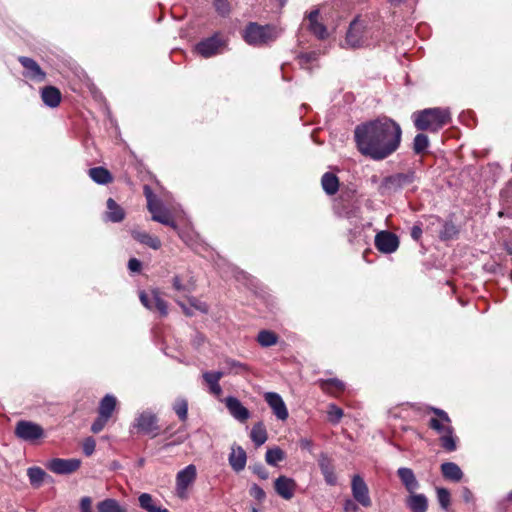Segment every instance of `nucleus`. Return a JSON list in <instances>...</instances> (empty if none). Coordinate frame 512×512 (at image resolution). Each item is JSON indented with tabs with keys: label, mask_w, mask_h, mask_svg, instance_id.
<instances>
[{
	"label": "nucleus",
	"mask_w": 512,
	"mask_h": 512,
	"mask_svg": "<svg viewBox=\"0 0 512 512\" xmlns=\"http://www.w3.org/2000/svg\"><path fill=\"white\" fill-rule=\"evenodd\" d=\"M354 138L362 155L381 161L399 148L402 129L393 119L380 117L356 126Z\"/></svg>",
	"instance_id": "f257e3e1"
},
{
	"label": "nucleus",
	"mask_w": 512,
	"mask_h": 512,
	"mask_svg": "<svg viewBox=\"0 0 512 512\" xmlns=\"http://www.w3.org/2000/svg\"><path fill=\"white\" fill-rule=\"evenodd\" d=\"M414 125L418 130L438 132L451 122L448 108H427L413 114Z\"/></svg>",
	"instance_id": "f03ea898"
},
{
	"label": "nucleus",
	"mask_w": 512,
	"mask_h": 512,
	"mask_svg": "<svg viewBox=\"0 0 512 512\" xmlns=\"http://www.w3.org/2000/svg\"><path fill=\"white\" fill-rule=\"evenodd\" d=\"M437 418L429 420V427L440 434V441L442 447L449 452L455 451L457 448L456 438L453 436V427L451 426V419L449 415L442 409L429 407Z\"/></svg>",
	"instance_id": "7ed1b4c3"
},
{
	"label": "nucleus",
	"mask_w": 512,
	"mask_h": 512,
	"mask_svg": "<svg viewBox=\"0 0 512 512\" xmlns=\"http://www.w3.org/2000/svg\"><path fill=\"white\" fill-rule=\"evenodd\" d=\"M279 36V31L273 25H259L258 23H249L244 32V40L252 46H263L275 41Z\"/></svg>",
	"instance_id": "20e7f679"
},
{
	"label": "nucleus",
	"mask_w": 512,
	"mask_h": 512,
	"mask_svg": "<svg viewBox=\"0 0 512 512\" xmlns=\"http://www.w3.org/2000/svg\"><path fill=\"white\" fill-rule=\"evenodd\" d=\"M416 178L414 170L386 176L379 185L378 191L383 196L395 194L413 184Z\"/></svg>",
	"instance_id": "39448f33"
},
{
	"label": "nucleus",
	"mask_w": 512,
	"mask_h": 512,
	"mask_svg": "<svg viewBox=\"0 0 512 512\" xmlns=\"http://www.w3.org/2000/svg\"><path fill=\"white\" fill-rule=\"evenodd\" d=\"M345 44L350 48H359L367 45L366 24L363 20L356 18L350 23Z\"/></svg>",
	"instance_id": "423d86ee"
},
{
	"label": "nucleus",
	"mask_w": 512,
	"mask_h": 512,
	"mask_svg": "<svg viewBox=\"0 0 512 512\" xmlns=\"http://www.w3.org/2000/svg\"><path fill=\"white\" fill-rule=\"evenodd\" d=\"M145 194L148 201L147 208L149 212L152 214V220L159 222L163 225L170 226L174 230H177L178 226L175 223V221L171 218L169 212L162 207L159 201L152 199V195L148 187H145Z\"/></svg>",
	"instance_id": "0eeeda50"
},
{
	"label": "nucleus",
	"mask_w": 512,
	"mask_h": 512,
	"mask_svg": "<svg viewBox=\"0 0 512 512\" xmlns=\"http://www.w3.org/2000/svg\"><path fill=\"white\" fill-rule=\"evenodd\" d=\"M15 436L23 441L34 442L44 437V429L37 423L20 420L16 423Z\"/></svg>",
	"instance_id": "6e6552de"
},
{
	"label": "nucleus",
	"mask_w": 512,
	"mask_h": 512,
	"mask_svg": "<svg viewBox=\"0 0 512 512\" xmlns=\"http://www.w3.org/2000/svg\"><path fill=\"white\" fill-rule=\"evenodd\" d=\"M197 476L196 466L190 464L180 470L176 475V493L177 496L184 499L187 497V490L194 483Z\"/></svg>",
	"instance_id": "1a4fd4ad"
},
{
	"label": "nucleus",
	"mask_w": 512,
	"mask_h": 512,
	"mask_svg": "<svg viewBox=\"0 0 512 512\" xmlns=\"http://www.w3.org/2000/svg\"><path fill=\"white\" fill-rule=\"evenodd\" d=\"M157 422L158 419L156 414L151 411H143L136 417L133 426L144 434L156 437L159 429Z\"/></svg>",
	"instance_id": "9d476101"
},
{
	"label": "nucleus",
	"mask_w": 512,
	"mask_h": 512,
	"mask_svg": "<svg viewBox=\"0 0 512 512\" xmlns=\"http://www.w3.org/2000/svg\"><path fill=\"white\" fill-rule=\"evenodd\" d=\"M81 461L76 458H54L47 463V468L55 474L67 475L79 469Z\"/></svg>",
	"instance_id": "9b49d317"
},
{
	"label": "nucleus",
	"mask_w": 512,
	"mask_h": 512,
	"mask_svg": "<svg viewBox=\"0 0 512 512\" xmlns=\"http://www.w3.org/2000/svg\"><path fill=\"white\" fill-rule=\"evenodd\" d=\"M375 247L382 253L391 254L399 247L398 237L389 231L378 232L375 236Z\"/></svg>",
	"instance_id": "f8f14e48"
},
{
	"label": "nucleus",
	"mask_w": 512,
	"mask_h": 512,
	"mask_svg": "<svg viewBox=\"0 0 512 512\" xmlns=\"http://www.w3.org/2000/svg\"><path fill=\"white\" fill-rule=\"evenodd\" d=\"M351 490L354 499L364 507L371 506L369 489L360 475H354L351 481Z\"/></svg>",
	"instance_id": "ddd939ff"
},
{
	"label": "nucleus",
	"mask_w": 512,
	"mask_h": 512,
	"mask_svg": "<svg viewBox=\"0 0 512 512\" xmlns=\"http://www.w3.org/2000/svg\"><path fill=\"white\" fill-rule=\"evenodd\" d=\"M18 61L24 68V77L35 82H43L46 79V73L34 59L26 56H20Z\"/></svg>",
	"instance_id": "4468645a"
},
{
	"label": "nucleus",
	"mask_w": 512,
	"mask_h": 512,
	"mask_svg": "<svg viewBox=\"0 0 512 512\" xmlns=\"http://www.w3.org/2000/svg\"><path fill=\"white\" fill-rule=\"evenodd\" d=\"M264 399L278 420L285 421L288 418L289 413L287 407L278 393L266 392L264 394Z\"/></svg>",
	"instance_id": "2eb2a0df"
},
{
	"label": "nucleus",
	"mask_w": 512,
	"mask_h": 512,
	"mask_svg": "<svg viewBox=\"0 0 512 512\" xmlns=\"http://www.w3.org/2000/svg\"><path fill=\"white\" fill-rule=\"evenodd\" d=\"M297 484L294 479L281 475L274 481V489L276 493L285 500L294 497Z\"/></svg>",
	"instance_id": "dca6fc26"
},
{
	"label": "nucleus",
	"mask_w": 512,
	"mask_h": 512,
	"mask_svg": "<svg viewBox=\"0 0 512 512\" xmlns=\"http://www.w3.org/2000/svg\"><path fill=\"white\" fill-rule=\"evenodd\" d=\"M222 45L223 42L218 35H213L199 42L196 45V51L204 58H209L216 55Z\"/></svg>",
	"instance_id": "f3484780"
},
{
	"label": "nucleus",
	"mask_w": 512,
	"mask_h": 512,
	"mask_svg": "<svg viewBox=\"0 0 512 512\" xmlns=\"http://www.w3.org/2000/svg\"><path fill=\"white\" fill-rule=\"evenodd\" d=\"M229 413L238 421L245 422L250 417L249 410L235 397L229 396L225 399Z\"/></svg>",
	"instance_id": "a211bd4d"
},
{
	"label": "nucleus",
	"mask_w": 512,
	"mask_h": 512,
	"mask_svg": "<svg viewBox=\"0 0 512 512\" xmlns=\"http://www.w3.org/2000/svg\"><path fill=\"white\" fill-rule=\"evenodd\" d=\"M318 465L324 476L325 482L330 486L335 485L337 483V477L334 472L332 459L327 454L322 453L319 456Z\"/></svg>",
	"instance_id": "6ab92c4d"
},
{
	"label": "nucleus",
	"mask_w": 512,
	"mask_h": 512,
	"mask_svg": "<svg viewBox=\"0 0 512 512\" xmlns=\"http://www.w3.org/2000/svg\"><path fill=\"white\" fill-rule=\"evenodd\" d=\"M229 464L235 472L242 471L246 466L247 456L241 446L233 445L229 455Z\"/></svg>",
	"instance_id": "aec40b11"
},
{
	"label": "nucleus",
	"mask_w": 512,
	"mask_h": 512,
	"mask_svg": "<svg viewBox=\"0 0 512 512\" xmlns=\"http://www.w3.org/2000/svg\"><path fill=\"white\" fill-rule=\"evenodd\" d=\"M397 475L407 492L413 493L419 488V482L412 469L401 467L397 470Z\"/></svg>",
	"instance_id": "412c9836"
},
{
	"label": "nucleus",
	"mask_w": 512,
	"mask_h": 512,
	"mask_svg": "<svg viewBox=\"0 0 512 512\" xmlns=\"http://www.w3.org/2000/svg\"><path fill=\"white\" fill-rule=\"evenodd\" d=\"M428 221L431 226L442 225V230L439 232L442 240L452 239L458 234V229L452 222L442 223L441 219L437 216H429Z\"/></svg>",
	"instance_id": "4be33fe9"
},
{
	"label": "nucleus",
	"mask_w": 512,
	"mask_h": 512,
	"mask_svg": "<svg viewBox=\"0 0 512 512\" xmlns=\"http://www.w3.org/2000/svg\"><path fill=\"white\" fill-rule=\"evenodd\" d=\"M224 375L225 372L222 371L204 372L202 374V377L205 383L208 385L211 394L215 396L221 395L222 388L219 385V381Z\"/></svg>",
	"instance_id": "5701e85b"
},
{
	"label": "nucleus",
	"mask_w": 512,
	"mask_h": 512,
	"mask_svg": "<svg viewBox=\"0 0 512 512\" xmlns=\"http://www.w3.org/2000/svg\"><path fill=\"white\" fill-rule=\"evenodd\" d=\"M107 211L105 213V219L113 223H119L125 218L124 209L116 203L112 198L107 200Z\"/></svg>",
	"instance_id": "b1692460"
},
{
	"label": "nucleus",
	"mask_w": 512,
	"mask_h": 512,
	"mask_svg": "<svg viewBox=\"0 0 512 512\" xmlns=\"http://www.w3.org/2000/svg\"><path fill=\"white\" fill-rule=\"evenodd\" d=\"M406 499V505L411 512H426L428 509V499L424 494L409 493Z\"/></svg>",
	"instance_id": "393cba45"
},
{
	"label": "nucleus",
	"mask_w": 512,
	"mask_h": 512,
	"mask_svg": "<svg viewBox=\"0 0 512 512\" xmlns=\"http://www.w3.org/2000/svg\"><path fill=\"white\" fill-rule=\"evenodd\" d=\"M41 99L48 107L55 108L61 102V93L54 86H46L41 90Z\"/></svg>",
	"instance_id": "a878e982"
},
{
	"label": "nucleus",
	"mask_w": 512,
	"mask_h": 512,
	"mask_svg": "<svg viewBox=\"0 0 512 512\" xmlns=\"http://www.w3.org/2000/svg\"><path fill=\"white\" fill-rule=\"evenodd\" d=\"M133 238L139 243L144 244L154 250H158L161 247V241L158 237L152 236L145 231L132 230Z\"/></svg>",
	"instance_id": "bb28decb"
},
{
	"label": "nucleus",
	"mask_w": 512,
	"mask_h": 512,
	"mask_svg": "<svg viewBox=\"0 0 512 512\" xmlns=\"http://www.w3.org/2000/svg\"><path fill=\"white\" fill-rule=\"evenodd\" d=\"M318 16V10H314L309 13V29L319 39H324L327 36V30L323 24L318 22Z\"/></svg>",
	"instance_id": "cd10ccee"
},
{
	"label": "nucleus",
	"mask_w": 512,
	"mask_h": 512,
	"mask_svg": "<svg viewBox=\"0 0 512 512\" xmlns=\"http://www.w3.org/2000/svg\"><path fill=\"white\" fill-rule=\"evenodd\" d=\"M441 472L444 478L458 482L463 477V472L460 467L453 462H445L441 465Z\"/></svg>",
	"instance_id": "c85d7f7f"
},
{
	"label": "nucleus",
	"mask_w": 512,
	"mask_h": 512,
	"mask_svg": "<svg viewBox=\"0 0 512 512\" xmlns=\"http://www.w3.org/2000/svg\"><path fill=\"white\" fill-rule=\"evenodd\" d=\"M88 174L94 182L101 185L111 183L113 180L111 173L104 167L91 168Z\"/></svg>",
	"instance_id": "c756f323"
},
{
	"label": "nucleus",
	"mask_w": 512,
	"mask_h": 512,
	"mask_svg": "<svg viewBox=\"0 0 512 512\" xmlns=\"http://www.w3.org/2000/svg\"><path fill=\"white\" fill-rule=\"evenodd\" d=\"M250 438L257 447L263 445L267 441V430L262 422H257L253 425Z\"/></svg>",
	"instance_id": "7c9ffc66"
},
{
	"label": "nucleus",
	"mask_w": 512,
	"mask_h": 512,
	"mask_svg": "<svg viewBox=\"0 0 512 512\" xmlns=\"http://www.w3.org/2000/svg\"><path fill=\"white\" fill-rule=\"evenodd\" d=\"M321 185L328 195H334L338 191L339 180L335 174L326 172L322 176Z\"/></svg>",
	"instance_id": "2f4dec72"
},
{
	"label": "nucleus",
	"mask_w": 512,
	"mask_h": 512,
	"mask_svg": "<svg viewBox=\"0 0 512 512\" xmlns=\"http://www.w3.org/2000/svg\"><path fill=\"white\" fill-rule=\"evenodd\" d=\"M27 475L31 485L36 488L40 487L45 479L49 477L47 473L40 467L28 468Z\"/></svg>",
	"instance_id": "473e14b6"
},
{
	"label": "nucleus",
	"mask_w": 512,
	"mask_h": 512,
	"mask_svg": "<svg viewBox=\"0 0 512 512\" xmlns=\"http://www.w3.org/2000/svg\"><path fill=\"white\" fill-rule=\"evenodd\" d=\"M140 507L148 512H168L166 508L156 505L152 496L148 493H142L139 496Z\"/></svg>",
	"instance_id": "72a5a7b5"
},
{
	"label": "nucleus",
	"mask_w": 512,
	"mask_h": 512,
	"mask_svg": "<svg viewBox=\"0 0 512 512\" xmlns=\"http://www.w3.org/2000/svg\"><path fill=\"white\" fill-rule=\"evenodd\" d=\"M116 402L113 395L107 394L100 402L99 414L109 419L116 407Z\"/></svg>",
	"instance_id": "f704fd0d"
},
{
	"label": "nucleus",
	"mask_w": 512,
	"mask_h": 512,
	"mask_svg": "<svg viewBox=\"0 0 512 512\" xmlns=\"http://www.w3.org/2000/svg\"><path fill=\"white\" fill-rule=\"evenodd\" d=\"M285 458V452L279 447L268 449L265 455V461L271 466H277L278 463L283 461Z\"/></svg>",
	"instance_id": "c9c22d12"
},
{
	"label": "nucleus",
	"mask_w": 512,
	"mask_h": 512,
	"mask_svg": "<svg viewBox=\"0 0 512 512\" xmlns=\"http://www.w3.org/2000/svg\"><path fill=\"white\" fill-rule=\"evenodd\" d=\"M98 512H126L115 499H105L98 503Z\"/></svg>",
	"instance_id": "e433bc0d"
},
{
	"label": "nucleus",
	"mask_w": 512,
	"mask_h": 512,
	"mask_svg": "<svg viewBox=\"0 0 512 512\" xmlns=\"http://www.w3.org/2000/svg\"><path fill=\"white\" fill-rule=\"evenodd\" d=\"M277 335L269 330H262L257 336V341L262 347H270L277 343Z\"/></svg>",
	"instance_id": "4c0bfd02"
},
{
	"label": "nucleus",
	"mask_w": 512,
	"mask_h": 512,
	"mask_svg": "<svg viewBox=\"0 0 512 512\" xmlns=\"http://www.w3.org/2000/svg\"><path fill=\"white\" fill-rule=\"evenodd\" d=\"M173 410L179 417L181 421H185L188 416V402L184 398H178L176 399L175 403L173 404Z\"/></svg>",
	"instance_id": "58836bf2"
},
{
	"label": "nucleus",
	"mask_w": 512,
	"mask_h": 512,
	"mask_svg": "<svg viewBox=\"0 0 512 512\" xmlns=\"http://www.w3.org/2000/svg\"><path fill=\"white\" fill-rule=\"evenodd\" d=\"M428 146L429 139L427 135L419 133L415 136L413 141V150L416 154H421L428 148Z\"/></svg>",
	"instance_id": "ea45409f"
},
{
	"label": "nucleus",
	"mask_w": 512,
	"mask_h": 512,
	"mask_svg": "<svg viewBox=\"0 0 512 512\" xmlns=\"http://www.w3.org/2000/svg\"><path fill=\"white\" fill-rule=\"evenodd\" d=\"M153 303H154V310H157L162 316H166L168 313V306L166 301H164L158 291L153 290Z\"/></svg>",
	"instance_id": "a19ab883"
},
{
	"label": "nucleus",
	"mask_w": 512,
	"mask_h": 512,
	"mask_svg": "<svg viewBox=\"0 0 512 512\" xmlns=\"http://www.w3.org/2000/svg\"><path fill=\"white\" fill-rule=\"evenodd\" d=\"M437 499L439 501V504L443 510H448L450 506V492L446 488H437Z\"/></svg>",
	"instance_id": "79ce46f5"
},
{
	"label": "nucleus",
	"mask_w": 512,
	"mask_h": 512,
	"mask_svg": "<svg viewBox=\"0 0 512 512\" xmlns=\"http://www.w3.org/2000/svg\"><path fill=\"white\" fill-rule=\"evenodd\" d=\"M225 363L229 368V372H235L236 374H240L248 371L247 365L239 361L227 359Z\"/></svg>",
	"instance_id": "37998d69"
},
{
	"label": "nucleus",
	"mask_w": 512,
	"mask_h": 512,
	"mask_svg": "<svg viewBox=\"0 0 512 512\" xmlns=\"http://www.w3.org/2000/svg\"><path fill=\"white\" fill-rule=\"evenodd\" d=\"M213 4L217 13L223 17L229 15L230 4L228 0H213Z\"/></svg>",
	"instance_id": "c03bdc74"
},
{
	"label": "nucleus",
	"mask_w": 512,
	"mask_h": 512,
	"mask_svg": "<svg viewBox=\"0 0 512 512\" xmlns=\"http://www.w3.org/2000/svg\"><path fill=\"white\" fill-rule=\"evenodd\" d=\"M343 416V410L334 404L328 407V417L332 423H338Z\"/></svg>",
	"instance_id": "a18cd8bd"
},
{
	"label": "nucleus",
	"mask_w": 512,
	"mask_h": 512,
	"mask_svg": "<svg viewBox=\"0 0 512 512\" xmlns=\"http://www.w3.org/2000/svg\"><path fill=\"white\" fill-rule=\"evenodd\" d=\"M139 298H140V301L143 304V306H145L149 310H154L153 290L150 293L141 291L139 293Z\"/></svg>",
	"instance_id": "49530a36"
},
{
	"label": "nucleus",
	"mask_w": 512,
	"mask_h": 512,
	"mask_svg": "<svg viewBox=\"0 0 512 512\" xmlns=\"http://www.w3.org/2000/svg\"><path fill=\"white\" fill-rule=\"evenodd\" d=\"M319 54L316 51L306 52L299 56V63L301 66H304L308 63L316 61L318 59Z\"/></svg>",
	"instance_id": "de8ad7c7"
},
{
	"label": "nucleus",
	"mask_w": 512,
	"mask_h": 512,
	"mask_svg": "<svg viewBox=\"0 0 512 512\" xmlns=\"http://www.w3.org/2000/svg\"><path fill=\"white\" fill-rule=\"evenodd\" d=\"M95 447H96L95 440L92 437H88L84 440L83 445H82L83 453L86 456H90L94 453Z\"/></svg>",
	"instance_id": "09e8293b"
},
{
	"label": "nucleus",
	"mask_w": 512,
	"mask_h": 512,
	"mask_svg": "<svg viewBox=\"0 0 512 512\" xmlns=\"http://www.w3.org/2000/svg\"><path fill=\"white\" fill-rule=\"evenodd\" d=\"M108 420V418L99 414L98 418L93 422L91 426V431L93 433H99L100 431L103 430Z\"/></svg>",
	"instance_id": "8fccbe9b"
},
{
	"label": "nucleus",
	"mask_w": 512,
	"mask_h": 512,
	"mask_svg": "<svg viewBox=\"0 0 512 512\" xmlns=\"http://www.w3.org/2000/svg\"><path fill=\"white\" fill-rule=\"evenodd\" d=\"M189 304L192 308H194L202 313L208 312V305L205 302L199 301L195 297L189 298Z\"/></svg>",
	"instance_id": "3c124183"
},
{
	"label": "nucleus",
	"mask_w": 512,
	"mask_h": 512,
	"mask_svg": "<svg viewBox=\"0 0 512 512\" xmlns=\"http://www.w3.org/2000/svg\"><path fill=\"white\" fill-rule=\"evenodd\" d=\"M250 495L258 501H263L266 497L264 490L257 484H253L250 488Z\"/></svg>",
	"instance_id": "603ef678"
},
{
	"label": "nucleus",
	"mask_w": 512,
	"mask_h": 512,
	"mask_svg": "<svg viewBox=\"0 0 512 512\" xmlns=\"http://www.w3.org/2000/svg\"><path fill=\"white\" fill-rule=\"evenodd\" d=\"M330 387L342 391L344 389V383L338 379H330L323 383V389L329 390Z\"/></svg>",
	"instance_id": "864d4df0"
},
{
	"label": "nucleus",
	"mask_w": 512,
	"mask_h": 512,
	"mask_svg": "<svg viewBox=\"0 0 512 512\" xmlns=\"http://www.w3.org/2000/svg\"><path fill=\"white\" fill-rule=\"evenodd\" d=\"M253 472L262 480H266L269 477V472L262 464L255 465L253 467Z\"/></svg>",
	"instance_id": "5fc2aeb1"
},
{
	"label": "nucleus",
	"mask_w": 512,
	"mask_h": 512,
	"mask_svg": "<svg viewBox=\"0 0 512 512\" xmlns=\"http://www.w3.org/2000/svg\"><path fill=\"white\" fill-rule=\"evenodd\" d=\"M423 233L422 225L417 223L411 228V237L415 241H419Z\"/></svg>",
	"instance_id": "6e6d98bb"
},
{
	"label": "nucleus",
	"mask_w": 512,
	"mask_h": 512,
	"mask_svg": "<svg viewBox=\"0 0 512 512\" xmlns=\"http://www.w3.org/2000/svg\"><path fill=\"white\" fill-rule=\"evenodd\" d=\"M128 268L132 272H139L141 270V262L136 258H131L128 262Z\"/></svg>",
	"instance_id": "4d7b16f0"
},
{
	"label": "nucleus",
	"mask_w": 512,
	"mask_h": 512,
	"mask_svg": "<svg viewBox=\"0 0 512 512\" xmlns=\"http://www.w3.org/2000/svg\"><path fill=\"white\" fill-rule=\"evenodd\" d=\"M172 285H173L174 289L177 291H185L186 290L185 285L182 284L180 277L177 275L173 277Z\"/></svg>",
	"instance_id": "13d9d810"
},
{
	"label": "nucleus",
	"mask_w": 512,
	"mask_h": 512,
	"mask_svg": "<svg viewBox=\"0 0 512 512\" xmlns=\"http://www.w3.org/2000/svg\"><path fill=\"white\" fill-rule=\"evenodd\" d=\"M81 512H91V499L89 497L81 499Z\"/></svg>",
	"instance_id": "bf43d9fd"
},
{
	"label": "nucleus",
	"mask_w": 512,
	"mask_h": 512,
	"mask_svg": "<svg viewBox=\"0 0 512 512\" xmlns=\"http://www.w3.org/2000/svg\"><path fill=\"white\" fill-rule=\"evenodd\" d=\"M462 498L466 503H469L473 500V494L469 488L463 487L461 490Z\"/></svg>",
	"instance_id": "052dcab7"
},
{
	"label": "nucleus",
	"mask_w": 512,
	"mask_h": 512,
	"mask_svg": "<svg viewBox=\"0 0 512 512\" xmlns=\"http://www.w3.org/2000/svg\"><path fill=\"white\" fill-rule=\"evenodd\" d=\"M345 511H356L357 505L352 500H346L344 503Z\"/></svg>",
	"instance_id": "680f3d73"
},
{
	"label": "nucleus",
	"mask_w": 512,
	"mask_h": 512,
	"mask_svg": "<svg viewBox=\"0 0 512 512\" xmlns=\"http://www.w3.org/2000/svg\"><path fill=\"white\" fill-rule=\"evenodd\" d=\"M300 447L302 449H307V450H310L311 447H312V442L306 438H303L300 440Z\"/></svg>",
	"instance_id": "e2e57ef3"
},
{
	"label": "nucleus",
	"mask_w": 512,
	"mask_h": 512,
	"mask_svg": "<svg viewBox=\"0 0 512 512\" xmlns=\"http://www.w3.org/2000/svg\"><path fill=\"white\" fill-rule=\"evenodd\" d=\"M178 304L180 305V307L182 308L184 314L186 316H192L193 315V311H192V307H187L184 303L182 302H178Z\"/></svg>",
	"instance_id": "0e129e2a"
},
{
	"label": "nucleus",
	"mask_w": 512,
	"mask_h": 512,
	"mask_svg": "<svg viewBox=\"0 0 512 512\" xmlns=\"http://www.w3.org/2000/svg\"><path fill=\"white\" fill-rule=\"evenodd\" d=\"M508 500L512 501V491L508 494Z\"/></svg>",
	"instance_id": "69168bd1"
},
{
	"label": "nucleus",
	"mask_w": 512,
	"mask_h": 512,
	"mask_svg": "<svg viewBox=\"0 0 512 512\" xmlns=\"http://www.w3.org/2000/svg\"><path fill=\"white\" fill-rule=\"evenodd\" d=\"M253 512H257V510L254 508V509H253Z\"/></svg>",
	"instance_id": "338daca9"
}]
</instances>
